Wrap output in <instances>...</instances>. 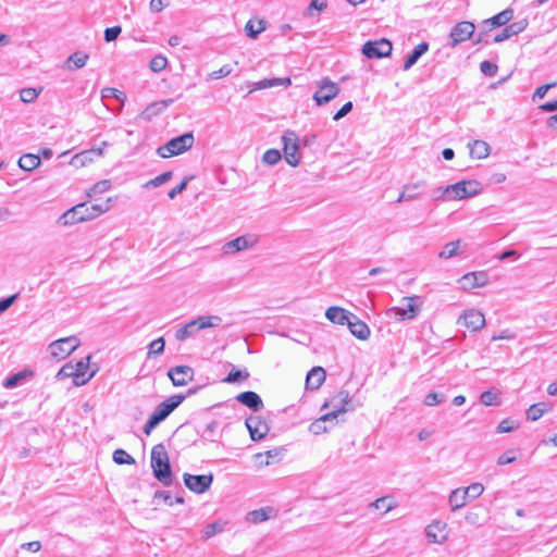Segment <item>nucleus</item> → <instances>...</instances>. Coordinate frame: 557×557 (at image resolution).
Here are the masks:
<instances>
[{"mask_svg": "<svg viewBox=\"0 0 557 557\" xmlns=\"http://www.w3.org/2000/svg\"><path fill=\"white\" fill-rule=\"evenodd\" d=\"M347 325L350 333L360 341L368 339L371 334L369 326L355 314L351 315Z\"/></svg>", "mask_w": 557, "mask_h": 557, "instance_id": "21", "label": "nucleus"}, {"mask_svg": "<svg viewBox=\"0 0 557 557\" xmlns=\"http://www.w3.org/2000/svg\"><path fill=\"white\" fill-rule=\"evenodd\" d=\"M332 407L329 412L333 418H337L339 413L351 411L355 407L351 405V398L347 391H339L334 395L329 403H325L322 408Z\"/></svg>", "mask_w": 557, "mask_h": 557, "instance_id": "8", "label": "nucleus"}, {"mask_svg": "<svg viewBox=\"0 0 557 557\" xmlns=\"http://www.w3.org/2000/svg\"><path fill=\"white\" fill-rule=\"evenodd\" d=\"M83 207L82 206H74L66 212H64L58 220L59 224L63 226L73 225L79 222L85 221L86 215H82L83 213Z\"/></svg>", "mask_w": 557, "mask_h": 557, "instance_id": "24", "label": "nucleus"}, {"mask_svg": "<svg viewBox=\"0 0 557 557\" xmlns=\"http://www.w3.org/2000/svg\"><path fill=\"white\" fill-rule=\"evenodd\" d=\"M460 245V240H455L446 244L444 248L440 251L438 257L441 259H450L457 255H459L458 248Z\"/></svg>", "mask_w": 557, "mask_h": 557, "instance_id": "41", "label": "nucleus"}, {"mask_svg": "<svg viewBox=\"0 0 557 557\" xmlns=\"http://www.w3.org/2000/svg\"><path fill=\"white\" fill-rule=\"evenodd\" d=\"M236 399L253 411H259L263 408V401L261 397L252 391L240 393L236 396Z\"/></svg>", "mask_w": 557, "mask_h": 557, "instance_id": "23", "label": "nucleus"}, {"mask_svg": "<svg viewBox=\"0 0 557 557\" xmlns=\"http://www.w3.org/2000/svg\"><path fill=\"white\" fill-rule=\"evenodd\" d=\"M416 298L405 297L403 307L395 308L396 314L401 319H413L418 313V307L414 305Z\"/></svg>", "mask_w": 557, "mask_h": 557, "instance_id": "28", "label": "nucleus"}, {"mask_svg": "<svg viewBox=\"0 0 557 557\" xmlns=\"http://www.w3.org/2000/svg\"><path fill=\"white\" fill-rule=\"evenodd\" d=\"M513 17V10L506 9L491 18L483 22L484 25H491L492 27H500L506 25Z\"/></svg>", "mask_w": 557, "mask_h": 557, "instance_id": "30", "label": "nucleus"}, {"mask_svg": "<svg viewBox=\"0 0 557 557\" xmlns=\"http://www.w3.org/2000/svg\"><path fill=\"white\" fill-rule=\"evenodd\" d=\"M39 95V91H37L35 88H24L20 92L21 101L25 103L33 102Z\"/></svg>", "mask_w": 557, "mask_h": 557, "instance_id": "51", "label": "nucleus"}, {"mask_svg": "<svg viewBox=\"0 0 557 557\" xmlns=\"http://www.w3.org/2000/svg\"><path fill=\"white\" fill-rule=\"evenodd\" d=\"M103 97H114L116 100L124 101L126 96L123 91L115 89V88H106L103 89Z\"/></svg>", "mask_w": 557, "mask_h": 557, "instance_id": "63", "label": "nucleus"}, {"mask_svg": "<svg viewBox=\"0 0 557 557\" xmlns=\"http://www.w3.org/2000/svg\"><path fill=\"white\" fill-rule=\"evenodd\" d=\"M245 424L252 441L262 440L270 431L268 423L259 416H251L247 418Z\"/></svg>", "mask_w": 557, "mask_h": 557, "instance_id": "15", "label": "nucleus"}, {"mask_svg": "<svg viewBox=\"0 0 557 557\" xmlns=\"http://www.w3.org/2000/svg\"><path fill=\"white\" fill-rule=\"evenodd\" d=\"M74 364L72 362H67L58 371L55 377L58 380H63L66 377H72L74 380Z\"/></svg>", "mask_w": 557, "mask_h": 557, "instance_id": "52", "label": "nucleus"}, {"mask_svg": "<svg viewBox=\"0 0 557 557\" xmlns=\"http://www.w3.org/2000/svg\"><path fill=\"white\" fill-rule=\"evenodd\" d=\"M517 459L515 451L512 449L507 450L503 455H500L497 459L498 466H505L513 462Z\"/></svg>", "mask_w": 557, "mask_h": 557, "instance_id": "58", "label": "nucleus"}, {"mask_svg": "<svg viewBox=\"0 0 557 557\" xmlns=\"http://www.w3.org/2000/svg\"><path fill=\"white\" fill-rule=\"evenodd\" d=\"M89 360L90 356H87L86 358L81 359L79 361L74 364V385L75 386H83L87 384L96 374L98 369L92 370L88 373L87 371L89 369Z\"/></svg>", "mask_w": 557, "mask_h": 557, "instance_id": "14", "label": "nucleus"}, {"mask_svg": "<svg viewBox=\"0 0 557 557\" xmlns=\"http://www.w3.org/2000/svg\"><path fill=\"white\" fill-rule=\"evenodd\" d=\"M283 451V448H274L271 450H267L265 453H258L255 455V459H260V465L269 466L271 460L278 458Z\"/></svg>", "mask_w": 557, "mask_h": 557, "instance_id": "38", "label": "nucleus"}, {"mask_svg": "<svg viewBox=\"0 0 557 557\" xmlns=\"http://www.w3.org/2000/svg\"><path fill=\"white\" fill-rule=\"evenodd\" d=\"M79 346V339L76 336H69L57 339L49 345L50 355L59 360L70 356Z\"/></svg>", "mask_w": 557, "mask_h": 557, "instance_id": "6", "label": "nucleus"}, {"mask_svg": "<svg viewBox=\"0 0 557 557\" xmlns=\"http://www.w3.org/2000/svg\"><path fill=\"white\" fill-rule=\"evenodd\" d=\"M197 331L198 330L196 329V322L191 320L190 322H188L187 324H185L183 327L178 329L175 332V338L180 342L185 341L189 336L194 335L195 332Z\"/></svg>", "mask_w": 557, "mask_h": 557, "instance_id": "40", "label": "nucleus"}, {"mask_svg": "<svg viewBox=\"0 0 557 557\" xmlns=\"http://www.w3.org/2000/svg\"><path fill=\"white\" fill-rule=\"evenodd\" d=\"M424 182H418L414 184H409L404 186V190L400 193L399 197L397 198V202H403L405 200H412L418 197V193L416 190L423 186Z\"/></svg>", "mask_w": 557, "mask_h": 557, "instance_id": "36", "label": "nucleus"}, {"mask_svg": "<svg viewBox=\"0 0 557 557\" xmlns=\"http://www.w3.org/2000/svg\"><path fill=\"white\" fill-rule=\"evenodd\" d=\"M335 418L330 416L329 412L315 419L310 425L309 431L314 435H320L329 431L327 422L333 421Z\"/></svg>", "mask_w": 557, "mask_h": 557, "instance_id": "31", "label": "nucleus"}, {"mask_svg": "<svg viewBox=\"0 0 557 557\" xmlns=\"http://www.w3.org/2000/svg\"><path fill=\"white\" fill-rule=\"evenodd\" d=\"M549 409L548 405L545 403H537L530 406L527 410V418L531 421H536L543 417L545 412Z\"/></svg>", "mask_w": 557, "mask_h": 557, "instance_id": "37", "label": "nucleus"}, {"mask_svg": "<svg viewBox=\"0 0 557 557\" xmlns=\"http://www.w3.org/2000/svg\"><path fill=\"white\" fill-rule=\"evenodd\" d=\"M528 20L522 18L520 21L513 22L509 25L506 24L505 28H503L495 37L494 42H503L507 39H509L512 36H516L520 33H522L527 26H528Z\"/></svg>", "mask_w": 557, "mask_h": 557, "instance_id": "17", "label": "nucleus"}, {"mask_svg": "<svg viewBox=\"0 0 557 557\" xmlns=\"http://www.w3.org/2000/svg\"><path fill=\"white\" fill-rule=\"evenodd\" d=\"M249 377V373L247 370H236L233 369L228 375L224 379L226 383H236L242 380H246Z\"/></svg>", "mask_w": 557, "mask_h": 557, "instance_id": "44", "label": "nucleus"}, {"mask_svg": "<svg viewBox=\"0 0 557 557\" xmlns=\"http://www.w3.org/2000/svg\"><path fill=\"white\" fill-rule=\"evenodd\" d=\"M461 286L465 290L484 286L487 283V275L484 272H471L465 274L460 278Z\"/></svg>", "mask_w": 557, "mask_h": 557, "instance_id": "20", "label": "nucleus"}, {"mask_svg": "<svg viewBox=\"0 0 557 557\" xmlns=\"http://www.w3.org/2000/svg\"><path fill=\"white\" fill-rule=\"evenodd\" d=\"M113 460L117 465H134L136 462L129 454L121 448L114 450Z\"/></svg>", "mask_w": 557, "mask_h": 557, "instance_id": "42", "label": "nucleus"}, {"mask_svg": "<svg viewBox=\"0 0 557 557\" xmlns=\"http://www.w3.org/2000/svg\"><path fill=\"white\" fill-rule=\"evenodd\" d=\"M166 64H168V59L165 57L159 54L151 59L149 66L152 72L159 73L165 69Z\"/></svg>", "mask_w": 557, "mask_h": 557, "instance_id": "46", "label": "nucleus"}, {"mask_svg": "<svg viewBox=\"0 0 557 557\" xmlns=\"http://www.w3.org/2000/svg\"><path fill=\"white\" fill-rule=\"evenodd\" d=\"M122 28L120 26L109 27L104 30V40L111 42L115 40L121 34Z\"/></svg>", "mask_w": 557, "mask_h": 557, "instance_id": "61", "label": "nucleus"}, {"mask_svg": "<svg viewBox=\"0 0 557 557\" xmlns=\"http://www.w3.org/2000/svg\"><path fill=\"white\" fill-rule=\"evenodd\" d=\"M354 313L349 312L348 310L341 308V307H330L325 311V317L327 320H330L332 323L345 325L349 322V319L351 320V315Z\"/></svg>", "mask_w": 557, "mask_h": 557, "instance_id": "22", "label": "nucleus"}, {"mask_svg": "<svg viewBox=\"0 0 557 557\" xmlns=\"http://www.w3.org/2000/svg\"><path fill=\"white\" fill-rule=\"evenodd\" d=\"M292 82H290V78H272V79H264L262 82H260V87L261 88H267V87H273V86H277L280 84H287L289 85Z\"/></svg>", "mask_w": 557, "mask_h": 557, "instance_id": "59", "label": "nucleus"}, {"mask_svg": "<svg viewBox=\"0 0 557 557\" xmlns=\"http://www.w3.org/2000/svg\"><path fill=\"white\" fill-rule=\"evenodd\" d=\"M40 164V158L37 154L26 153L18 159V165L24 171H33Z\"/></svg>", "mask_w": 557, "mask_h": 557, "instance_id": "33", "label": "nucleus"}, {"mask_svg": "<svg viewBox=\"0 0 557 557\" xmlns=\"http://www.w3.org/2000/svg\"><path fill=\"white\" fill-rule=\"evenodd\" d=\"M467 491H463V488L459 487L456 490H453L448 497V503L453 511H456L460 508H462L467 504Z\"/></svg>", "mask_w": 557, "mask_h": 557, "instance_id": "29", "label": "nucleus"}, {"mask_svg": "<svg viewBox=\"0 0 557 557\" xmlns=\"http://www.w3.org/2000/svg\"><path fill=\"white\" fill-rule=\"evenodd\" d=\"M282 141L284 145V154L286 162L292 166H297L300 161V157L298 154V136L295 132H286L282 136Z\"/></svg>", "mask_w": 557, "mask_h": 557, "instance_id": "9", "label": "nucleus"}, {"mask_svg": "<svg viewBox=\"0 0 557 557\" xmlns=\"http://www.w3.org/2000/svg\"><path fill=\"white\" fill-rule=\"evenodd\" d=\"M111 188V182L109 180H103L96 183L89 190L88 196L92 197L98 194L106 193Z\"/></svg>", "mask_w": 557, "mask_h": 557, "instance_id": "47", "label": "nucleus"}, {"mask_svg": "<svg viewBox=\"0 0 557 557\" xmlns=\"http://www.w3.org/2000/svg\"><path fill=\"white\" fill-rule=\"evenodd\" d=\"M318 90L313 95V100L318 106H323L333 100L341 91L337 83L332 82L329 77H323L317 83Z\"/></svg>", "mask_w": 557, "mask_h": 557, "instance_id": "5", "label": "nucleus"}, {"mask_svg": "<svg viewBox=\"0 0 557 557\" xmlns=\"http://www.w3.org/2000/svg\"><path fill=\"white\" fill-rule=\"evenodd\" d=\"M233 69L231 65H223L221 69L213 71L209 74L210 79H220L232 73Z\"/></svg>", "mask_w": 557, "mask_h": 557, "instance_id": "57", "label": "nucleus"}, {"mask_svg": "<svg viewBox=\"0 0 557 557\" xmlns=\"http://www.w3.org/2000/svg\"><path fill=\"white\" fill-rule=\"evenodd\" d=\"M463 491H467L468 497L476 498L484 492V486L481 483H472L465 487Z\"/></svg>", "mask_w": 557, "mask_h": 557, "instance_id": "55", "label": "nucleus"}, {"mask_svg": "<svg viewBox=\"0 0 557 557\" xmlns=\"http://www.w3.org/2000/svg\"><path fill=\"white\" fill-rule=\"evenodd\" d=\"M32 374L33 373L30 371H21V372L14 373V374L8 376L3 381L2 386L7 389L15 388L22 384V382L25 380L26 376H29Z\"/></svg>", "mask_w": 557, "mask_h": 557, "instance_id": "34", "label": "nucleus"}, {"mask_svg": "<svg viewBox=\"0 0 557 557\" xmlns=\"http://www.w3.org/2000/svg\"><path fill=\"white\" fill-rule=\"evenodd\" d=\"M151 468L153 475L164 486L173 483V474L170 466L169 455L163 444H157L151 449Z\"/></svg>", "mask_w": 557, "mask_h": 557, "instance_id": "2", "label": "nucleus"}, {"mask_svg": "<svg viewBox=\"0 0 557 557\" xmlns=\"http://www.w3.org/2000/svg\"><path fill=\"white\" fill-rule=\"evenodd\" d=\"M281 152L276 149H269L263 153L262 160L270 165L276 164L281 160Z\"/></svg>", "mask_w": 557, "mask_h": 557, "instance_id": "49", "label": "nucleus"}, {"mask_svg": "<svg viewBox=\"0 0 557 557\" xmlns=\"http://www.w3.org/2000/svg\"><path fill=\"white\" fill-rule=\"evenodd\" d=\"M480 70L485 76L493 77L496 75L498 66L491 61H483L480 64Z\"/></svg>", "mask_w": 557, "mask_h": 557, "instance_id": "53", "label": "nucleus"}, {"mask_svg": "<svg viewBox=\"0 0 557 557\" xmlns=\"http://www.w3.org/2000/svg\"><path fill=\"white\" fill-rule=\"evenodd\" d=\"M256 243L257 239L252 235H243L225 243L222 249L225 255H234L253 247Z\"/></svg>", "mask_w": 557, "mask_h": 557, "instance_id": "13", "label": "nucleus"}, {"mask_svg": "<svg viewBox=\"0 0 557 557\" xmlns=\"http://www.w3.org/2000/svg\"><path fill=\"white\" fill-rule=\"evenodd\" d=\"M173 173L171 171L163 172L162 174L150 180L145 186L146 187H159L162 184L169 182L172 178Z\"/></svg>", "mask_w": 557, "mask_h": 557, "instance_id": "45", "label": "nucleus"}, {"mask_svg": "<svg viewBox=\"0 0 557 557\" xmlns=\"http://www.w3.org/2000/svg\"><path fill=\"white\" fill-rule=\"evenodd\" d=\"M195 143V137L191 132L185 133L181 136L170 139L165 145L157 149V153L161 158H171L178 156L189 150Z\"/></svg>", "mask_w": 557, "mask_h": 557, "instance_id": "4", "label": "nucleus"}, {"mask_svg": "<svg viewBox=\"0 0 557 557\" xmlns=\"http://www.w3.org/2000/svg\"><path fill=\"white\" fill-rule=\"evenodd\" d=\"M481 191V184L478 181H460L456 184L448 185L441 189V195L435 196L436 199L443 200H461L476 196Z\"/></svg>", "mask_w": 557, "mask_h": 557, "instance_id": "3", "label": "nucleus"}, {"mask_svg": "<svg viewBox=\"0 0 557 557\" xmlns=\"http://www.w3.org/2000/svg\"><path fill=\"white\" fill-rule=\"evenodd\" d=\"M218 428H219V423L216 421L209 422L205 426V429L201 433V436L203 438H206L207 441L214 442L215 441L214 436H215V432H216Z\"/></svg>", "mask_w": 557, "mask_h": 557, "instance_id": "48", "label": "nucleus"}, {"mask_svg": "<svg viewBox=\"0 0 557 557\" xmlns=\"http://www.w3.org/2000/svg\"><path fill=\"white\" fill-rule=\"evenodd\" d=\"M388 497H380L375 499L373 503L370 504V507H373L375 509H382L384 508V512H388L393 510L396 507L395 503L386 504Z\"/></svg>", "mask_w": 557, "mask_h": 557, "instance_id": "50", "label": "nucleus"}, {"mask_svg": "<svg viewBox=\"0 0 557 557\" xmlns=\"http://www.w3.org/2000/svg\"><path fill=\"white\" fill-rule=\"evenodd\" d=\"M164 339L163 337H159L152 341L149 345V356L150 355H161L164 351Z\"/></svg>", "mask_w": 557, "mask_h": 557, "instance_id": "54", "label": "nucleus"}, {"mask_svg": "<svg viewBox=\"0 0 557 557\" xmlns=\"http://www.w3.org/2000/svg\"><path fill=\"white\" fill-rule=\"evenodd\" d=\"M184 483L187 488H189L191 492H195L197 494H202L212 484L213 475L212 474H201V475H194L189 473H184Z\"/></svg>", "mask_w": 557, "mask_h": 557, "instance_id": "11", "label": "nucleus"}, {"mask_svg": "<svg viewBox=\"0 0 557 557\" xmlns=\"http://www.w3.org/2000/svg\"><path fill=\"white\" fill-rule=\"evenodd\" d=\"M459 322L471 331H479L485 325L484 314L475 309L467 310L460 318Z\"/></svg>", "mask_w": 557, "mask_h": 557, "instance_id": "18", "label": "nucleus"}, {"mask_svg": "<svg viewBox=\"0 0 557 557\" xmlns=\"http://www.w3.org/2000/svg\"><path fill=\"white\" fill-rule=\"evenodd\" d=\"M429 50V44L423 41L416 46L404 62V71L411 69L418 60Z\"/></svg>", "mask_w": 557, "mask_h": 557, "instance_id": "26", "label": "nucleus"}, {"mask_svg": "<svg viewBox=\"0 0 557 557\" xmlns=\"http://www.w3.org/2000/svg\"><path fill=\"white\" fill-rule=\"evenodd\" d=\"M89 55L85 52L77 51L71 54L66 60V69L70 71L82 69L86 65Z\"/></svg>", "mask_w": 557, "mask_h": 557, "instance_id": "32", "label": "nucleus"}, {"mask_svg": "<svg viewBox=\"0 0 557 557\" xmlns=\"http://www.w3.org/2000/svg\"><path fill=\"white\" fill-rule=\"evenodd\" d=\"M223 531V524L220 522H212L206 525V528L202 531V537L203 540H209L210 537L214 536L215 534Z\"/></svg>", "mask_w": 557, "mask_h": 557, "instance_id": "43", "label": "nucleus"}, {"mask_svg": "<svg viewBox=\"0 0 557 557\" xmlns=\"http://www.w3.org/2000/svg\"><path fill=\"white\" fill-rule=\"evenodd\" d=\"M184 394L172 395L162 403H160L148 418L144 425V433L150 435L151 432L164 421L184 400Z\"/></svg>", "mask_w": 557, "mask_h": 557, "instance_id": "1", "label": "nucleus"}, {"mask_svg": "<svg viewBox=\"0 0 557 557\" xmlns=\"http://www.w3.org/2000/svg\"><path fill=\"white\" fill-rule=\"evenodd\" d=\"M447 524L442 521H433L425 528V535L431 543L443 544L447 541Z\"/></svg>", "mask_w": 557, "mask_h": 557, "instance_id": "16", "label": "nucleus"}, {"mask_svg": "<svg viewBox=\"0 0 557 557\" xmlns=\"http://www.w3.org/2000/svg\"><path fill=\"white\" fill-rule=\"evenodd\" d=\"M352 102L351 101H348L347 103H345L334 115H333V120L334 121H339L341 119H343L344 116H346L351 110H352Z\"/></svg>", "mask_w": 557, "mask_h": 557, "instance_id": "64", "label": "nucleus"}, {"mask_svg": "<svg viewBox=\"0 0 557 557\" xmlns=\"http://www.w3.org/2000/svg\"><path fill=\"white\" fill-rule=\"evenodd\" d=\"M480 401L484 406H496L499 404V392L497 389H488L480 395Z\"/></svg>", "mask_w": 557, "mask_h": 557, "instance_id": "39", "label": "nucleus"}, {"mask_svg": "<svg viewBox=\"0 0 557 557\" xmlns=\"http://www.w3.org/2000/svg\"><path fill=\"white\" fill-rule=\"evenodd\" d=\"M194 369L189 366H175L168 371L174 386H185L194 380Z\"/></svg>", "mask_w": 557, "mask_h": 557, "instance_id": "12", "label": "nucleus"}, {"mask_svg": "<svg viewBox=\"0 0 557 557\" xmlns=\"http://www.w3.org/2000/svg\"><path fill=\"white\" fill-rule=\"evenodd\" d=\"M474 24L468 21L457 23L449 34V46L455 48L457 45L468 40L474 33Z\"/></svg>", "mask_w": 557, "mask_h": 557, "instance_id": "10", "label": "nucleus"}, {"mask_svg": "<svg viewBox=\"0 0 557 557\" xmlns=\"http://www.w3.org/2000/svg\"><path fill=\"white\" fill-rule=\"evenodd\" d=\"M262 22L260 21L259 22V27L258 28H255V25H253V22L252 21H248L246 26H245V30H246V34L248 37L250 38H257V36L264 30V27L261 25Z\"/></svg>", "mask_w": 557, "mask_h": 557, "instance_id": "56", "label": "nucleus"}, {"mask_svg": "<svg viewBox=\"0 0 557 557\" xmlns=\"http://www.w3.org/2000/svg\"><path fill=\"white\" fill-rule=\"evenodd\" d=\"M392 42L385 38L374 41H367L362 46V53L369 59H381L392 53Z\"/></svg>", "mask_w": 557, "mask_h": 557, "instance_id": "7", "label": "nucleus"}, {"mask_svg": "<svg viewBox=\"0 0 557 557\" xmlns=\"http://www.w3.org/2000/svg\"><path fill=\"white\" fill-rule=\"evenodd\" d=\"M325 370L322 367H313L307 374L306 387L308 389H318L325 381Z\"/></svg>", "mask_w": 557, "mask_h": 557, "instance_id": "25", "label": "nucleus"}, {"mask_svg": "<svg viewBox=\"0 0 557 557\" xmlns=\"http://www.w3.org/2000/svg\"><path fill=\"white\" fill-rule=\"evenodd\" d=\"M516 429L515 422L510 419H505L500 421L497 426V433H508Z\"/></svg>", "mask_w": 557, "mask_h": 557, "instance_id": "62", "label": "nucleus"}, {"mask_svg": "<svg viewBox=\"0 0 557 557\" xmlns=\"http://www.w3.org/2000/svg\"><path fill=\"white\" fill-rule=\"evenodd\" d=\"M471 158L484 159L490 154V145L484 140H473L468 144Z\"/></svg>", "mask_w": 557, "mask_h": 557, "instance_id": "27", "label": "nucleus"}, {"mask_svg": "<svg viewBox=\"0 0 557 557\" xmlns=\"http://www.w3.org/2000/svg\"><path fill=\"white\" fill-rule=\"evenodd\" d=\"M110 202H111V198H108L106 201H103L101 203L94 205V203L82 202V203H78L77 206L83 207L82 215H86L85 221H87V220H92V219L99 216L100 214L107 212L110 209Z\"/></svg>", "mask_w": 557, "mask_h": 557, "instance_id": "19", "label": "nucleus"}, {"mask_svg": "<svg viewBox=\"0 0 557 557\" xmlns=\"http://www.w3.org/2000/svg\"><path fill=\"white\" fill-rule=\"evenodd\" d=\"M443 400H444V398L440 394H437L435 392H432V393H429L424 397V401L423 403H424L425 406L432 407V406L441 404Z\"/></svg>", "mask_w": 557, "mask_h": 557, "instance_id": "60", "label": "nucleus"}, {"mask_svg": "<svg viewBox=\"0 0 557 557\" xmlns=\"http://www.w3.org/2000/svg\"><path fill=\"white\" fill-rule=\"evenodd\" d=\"M273 511L272 508H260L248 512L247 520L251 523H261L270 519V513Z\"/></svg>", "mask_w": 557, "mask_h": 557, "instance_id": "35", "label": "nucleus"}]
</instances>
